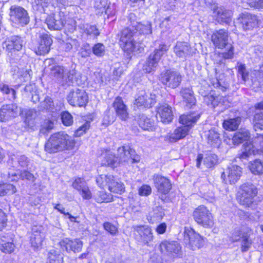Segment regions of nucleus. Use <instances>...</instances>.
I'll return each mask as SVG.
<instances>
[{"instance_id":"nucleus-1","label":"nucleus","mask_w":263,"mask_h":263,"mask_svg":"<svg viewBox=\"0 0 263 263\" xmlns=\"http://www.w3.org/2000/svg\"><path fill=\"white\" fill-rule=\"evenodd\" d=\"M74 139L64 132L52 135L45 145V151L55 153L65 149H71L75 145Z\"/></svg>"},{"instance_id":"nucleus-2","label":"nucleus","mask_w":263,"mask_h":263,"mask_svg":"<svg viewBox=\"0 0 263 263\" xmlns=\"http://www.w3.org/2000/svg\"><path fill=\"white\" fill-rule=\"evenodd\" d=\"M200 116L194 114L183 115L180 117L179 122L183 126L176 128L173 133H169L164 137L166 141L175 142L181 139L184 138L189 130L190 127L194 124Z\"/></svg>"},{"instance_id":"nucleus-3","label":"nucleus","mask_w":263,"mask_h":263,"mask_svg":"<svg viewBox=\"0 0 263 263\" xmlns=\"http://www.w3.org/2000/svg\"><path fill=\"white\" fill-rule=\"evenodd\" d=\"M119 43L123 50L127 52H132L136 50L137 43L135 41L136 31L132 28L126 27L119 34Z\"/></svg>"},{"instance_id":"nucleus-4","label":"nucleus","mask_w":263,"mask_h":263,"mask_svg":"<svg viewBox=\"0 0 263 263\" xmlns=\"http://www.w3.org/2000/svg\"><path fill=\"white\" fill-rule=\"evenodd\" d=\"M168 50V47L166 44H160L146 59L143 65V70L146 73H151L155 71L161 57Z\"/></svg>"},{"instance_id":"nucleus-5","label":"nucleus","mask_w":263,"mask_h":263,"mask_svg":"<svg viewBox=\"0 0 263 263\" xmlns=\"http://www.w3.org/2000/svg\"><path fill=\"white\" fill-rule=\"evenodd\" d=\"M158 79L165 87L175 89L180 85L182 81V76L177 71L167 69L160 73Z\"/></svg>"},{"instance_id":"nucleus-6","label":"nucleus","mask_w":263,"mask_h":263,"mask_svg":"<svg viewBox=\"0 0 263 263\" xmlns=\"http://www.w3.org/2000/svg\"><path fill=\"white\" fill-rule=\"evenodd\" d=\"M257 187L252 183H246L241 186L239 203L245 207H250L254 202V198L257 196Z\"/></svg>"},{"instance_id":"nucleus-7","label":"nucleus","mask_w":263,"mask_h":263,"mask_svg":"<svg viewBox=\"0 0 263 263\" xmlns=\"http://www.w3.org/2000/svg\"><path fill=\"white\" fill-rule=\"evenodd\" d=\"M193 217L197 223L205 228L212 227L214 224L212 214L204 205H200L195 209Z\"/></svg>"},{"instance_id":"nucleus-8","label":"nucleus","mask_w":263,"mask_h":263,"mask_svg":"<svg viewBox=\"0 0 263 263\" xmlns=\"http://www.w3.org/2000/svg\"><path fill=\"white\" fill-rule=\"evenodd\" d=\"M52 43L50 36L44 33L40 34L39 38L32 42L31 48L37 55H43L49 52Z\"/></svg>"},{"instance_id":"nucleus-9","label":"nucleus","mask_w":263,"mask_h":263,"mask_svg":"<svg viewBox=\"0 0 263 263\" xmlns=\"http://www.w3.org/2000/svg\"><path fill=\"white\" fill-rule=\"evenodd\" d=\"M70 105L73 106H85L88 101V97L83 89H72L67 97Z\"/></svg>"},{"instance_id":"nucleus-10","label":"nucleus","mask_w":263,"mask_h":263,"mask_svg":"<svg viewBox=\"0 0 263 263\" xmlns=\"http://www.w3.org/2000/svg\"><path fill=\"white\" fill-rule=\"evenodd\" d=\"M133 229L135 232V238L138 241L148 246V243L153 240L152 229L148 226L135 225L133 226Z\"/></svg>"},{"instance_id":"nucleus-11","label":"nucleus","mask_w":263,"mask_h":263,"mask_svg":"<svg viewBox=\"0 0 263 263\" xmlns=\"http://www.w3.org/2000/svg\"><path fill=\"white\" fill-rule=\"evenodd\" d=\"M11 20L14 23L24 26L29 22V16L27 11L23 7L13 5L10 9Z\"/></svg>"},{"instance_id":"nucleus-12","label":"nucleus","mask_w":263,"mask_h":263,"mask_svg":"<svg viewBox=\"0 0 263 263\" xmlns=\"http://www.w3.org/2000/svg\"><path fill=\"white\" fill-rule=\"evenodd\" d=\"M118 160L119 164L121 162H128L129 161L132 163H137L140 161V156L136 153L134 149L128 145H124L118 149Z\"/></svg>"},{"instance_id":"nucleus-13","label":"nucleus","mask_w":263,"mask_h":263,"mask_svg":"<svg viewBox=\"0 0 263 263\" xmlns=\"http://www.w3.org/2000/svg\"><path fill=\"white\" fill-rule=\"evenodd\" d=\"M185 239L189 241V246L193 251L201 248L204 244L203 237L193 229H190L185 231Z\"/></svg>"},{"instance_id":"nucleus-14","label":"nucleus","mask_w":263,"mask_h":263,"mask_svg":"<svg viewBox=\"0 0 263 263\" xmlns=\"http://www.w3.org/2000/svg\"><path fill=\"white\" fill-rule=\"evenodd\" d=\"M156 98L155 95L149 93L142 90L139 92L138 97L135 100L134 105L138 107L151 108L156 103Z\"/></svg>"},{"instance_id":"nucleus-15","label":"nucleus","mask_w":263,"mask_h":263,"mask_svg":"<svg viewBox=\"0 0 263 263\" xmlns=\"http://www.w3.org/2000/svg\"><path fill=\"white\" fill-rule=\"evenodd\" d=\"M46 24L49 29L61 30L66 23L65 17L62 12L49 15L46 19Z\"/></svg>"},{"instance_id":"nucleus-16","label":"nucleus","mask_w":263,"mask_h":263,"mask_svg":"<svg viewBox=\"0 0 263 263\" xmlns=\"http://www.w3.org/2000/svg\"><path fill=\"white\" fill-rule=\"evenodd\" d=\"M211 40L215 47L219 49L226 48L231 44L229 42L228 32L225 29L214 31L211 36Z\"/></svg>"},{"instance_id":"nucleus-17","label":"nucleus","mask_w":263,"mask_h":263,"mask_svg":"<svg viewBox=\"0 0 263 263\" xmlns=\"http://www.w3.org/2000/svg\"><path fill=\"white\" fill-rule=\"evenodd\" d=\"M241 175V168L238 165H231L221 174V178L226 183L235 184Z\"/></svg>"},{"instance_id":"nucleus-18","label":"nucleus","mask_w":263,"mask_h":263,"mask_svg":"<svg viewBox=\"0 0 263 263\" xmlns=\"http://www.w3.org/2000/svg\"><path fill=\"white\" fill-rule=\"evenodd\" d=\"M21 109L16 104L4 105L0 109V120L2 122L15 118L21 114Z\"/></svg>"},{"instance_id":"nucleus-19","label":"nucleus","mask_w":263,"mask_h":263,"mask_svg":"<svg viewBox=\"0 0 263 263\" xmlns=\"http://www.w3.org/2000/svg\"><path fill=\"white\" fill-rule=\"evenodd\" d=\"M159 248L162 253L173 256L179 254L181 250V247L177 241L166 240L160 243Z\"/></svg>"},{"instance_id":"nucleus-20","label":"nucleus","mask_w":263,"mask_h":263,"mask_svg":"<svg viewBox=\"0 0 263 263\" xmlns=\"http://www.w3.org/2000/svg\"><path fill=\"white\" fill-rule=\"evenodd\" d=\"M59 244L62 249L65 250L68 253L71 251L74 253L80 252L83 245V242L80 239H70L68 238H65L61 240Z\"/></svg>"},{"instance_id":"nucleus-21","label":"nucleus","mask_w":263,"mask_h":263,"mask_svg":"<svg viewBox=\"0 0 263 263\" xmlns=\"http://www.w3.org/2000/svg\"><path fill=\"white\" fill-rule=\"evenodd\" d=\"M23 42L21 37L17 35L9 38L6 45L7 50H8V55L12 59H15V55L22 48ZM16 59L17 60V58Z\"/></svg>"},{"instance_id":"nucleus-22","label":"nucleus","mask_w":263,"mask_h":263,"mask_svg":"<svg viewBox=\"0 0 263 263\" xmlns=\"http://www.w3.org/2000/svg\"><path fill=\"white\" fill-rule=\"evenodd\" d=\"M112 107L116 115L123 121H126L129 118L127 107L120 97H117L112 103Z\"/></svg>"},{"instance_id":"nucleus-23","label":"nucleus","mask_w":263,"mask_h":263,"mask_svg":"<svg viewBox=\"0 0 263 263\" xmlns=\"http://www.w3.org/2000/svg\"><path fill=\"white\" fill-rule=\"evenodd\" d=\"M173 116L172 108L167 104H162L157 109V117L163 123L172 122Z\"/></svg>"},{"instance_id":"nucleus-24","label":"nucleus","mask_w":263,"mask_h":263,"mask_svg":"<svg viewBox=\"0 0 263 263\" xmlns=\"http://www.w3.org/2000/svg\"><path fill=\"white\" fill-rule=\"evenodd\" d=\"M192 47L186 42H177L174 47V52L179 58L185 59L192 55Z\"/></svg>"},{"instance_id":"nucleus-25","label":"nucleus","mask_w":263,"mask_h":263,"mask_svg":"<svg viewBox=\"0 0 263 263\" xmlns=\"http://www.w3.org/2000/svg\"><path fill=\"white\" fill-rule=\"evenodd\" d=\"M154 182L158 191L164 194H167L172 187V185L169 180L160 175H154Z\"/></svg>"},{"instance_id":"nucleus-26","label":"nucleus","mask_w":263,"mask_h":263,"mask_svg":"<svg viewBox=\"0 0 263 263\" xmlns=\"http://www.w3.org/2000/svg\"><path fill=\"white\" fill-rule=\"evenodd\" d=\"M72 186L79 192L84 199H89L91 198V192L84 179L77 178L73 182Z\"/></svg>"},{"instance_id":"nucleus-27","label":"nucleus","mask_w":263,"mask_h":263,"mask_svg":"<svg viewBox=\"0 0 263 263\" xmlns=\"http://www.w3.org/2000/svg\"><path fill=\"white\" fill-rule=\"evenodd\" d=\"M72 186L79 192L84 199H89L91 198V192L84 179L77 178L73 182Z\"/></svg>"},{"instance_id":"nucleus-28","label":"nucleus","mask_w":263,"mask_h":263,"mask_svg":"<svg viewBox=\"0 0 263 263\" xmlns=\"http://www.w3.org/2000/svg\"><path fill=\"white\" fill-rule=\"evenodd\" d=\"M203 160V164L208 168L213 167L217 162V156L211 152H207L204 157L202 154H199L196 159V166L199 168L202 160Z\"/></svg>"},{"instance_id":"nucleus-29","label":"nucleus","mask_w":263,"mask_h":263,"mask_svg":"<svg viewBox=\"0 0 263 263\" xmlns=\"http://www.w3.org/2000/svg\"><path fill=\"white\" fill-rule=\"evenodd\" d=\"M42 227L33 226L32 229V234L30 236L31 246L34 249L41 247L44 238V234L42 232Z\"/></svg>"},{"instance_id":"nucleus-30","label":"nucleus","mask_w":263,"mask_h":263,"mask_svg":"<svg viewBox=\"0 0 263 263\" xmlns=\"http://www.w3.org/2000/svg\"><path fill=\"white\" fill-rule=\"evenodd\" d=\"M239 20L244 30H251L257 25V16L250 13H242Z\"/></svg>"},{"instance_id":"nucleus-31","label":"nucleus","mask_w":263,"mask_h":263,"mask_svg":"<svg viewBox=\"0 0 263 263\" xmlns=\"http://www.w3.org/2000/svg\"><path fill=\"white\" fill-rule=\"evenodd\" d=\"M53 62V60L49 59L45 61V65L46 68L50 70V74L51 76L54 77L57 79L64 80L65 76L64 75V69L63 67L60 66L52 65L51 63ZM63 83V81L62 82Z\"/></svg>"},{"instance_id":"nucleus-32","label":"nucleus","mask_w":263,"mask_h":263,"mask_svg":"<svg viewBox=\"0 0 263 263\" xmlns=\"http://www.w3.org/2000/svg\"><path fill=\"white\" fill-rule=\"evenodd\" d=\"M226 100L225 97L219 95L214 96L210 94L203 97L204 102L208 106L211 105L213 108L220 104L224 105Z\"/></svg>"},{"instance_id":"nucleus-33","label":"nucleus","mask_w":263,"mask_h":263,"mask_svg":"<svg viewBox=\"0 0 263 263\" xmlns=\"http://www.w3.org/2000/svg\"><path fill=\"white\" fill-rule=\"evenodd\" d=\"M207 143L213 147H218L221 143L219 134L215 129H211L205 135Z\"/></svg>"},{"instance_id":"nucleus-34","label":"nucleus","mask_w":263,"mask_h":263,"mask_svg":"<svg viewBox=\"0 0 263 263\" xmlns=\"http://www.w3.org/2000/svg\"><path fill=\"white\" fill-rule=\"evenodd\" d=\"M107 180V186L110 192L120 194L124 192L125 187L123 183L119 180H115L113 176L111 175Z\"/></svg>"},{"instance_id":"nucleus-35","label":"nucleus","mask_w":263,"mask_h":263,"mask_svg":"<svg viewBox=\"0 0 263 263\" xmlns=\"http://www.w3.org/2000/svg\"><path fill=\"white\" fill-rule=\"evenodd\" d=\"M8 178L12 181H17L19 179L22 180H27L32 182H34L35 180L34 175L26 170L20 171L18 173H14L10 174L9 173Z\"/></svg>"},{"instance_id":"nucleus-36","label":"nucleus","mask_w":263,"mask_h":263,"mask_svg":"<svg viewBox=\"0 0 263 263\" xmlns=\"http://www.w3.org/2000/svg\"><path fill=\"white\" fill-rule=\"evenodd\" d=\"M251 231L250 229H247L241 236L240 250L242 253L247 252L251 248L253 243V241L250 238V233Z\"/></svg>"},{"instance_id":"nucleus-37","label":"nucleus","mask_w":263,"mask_h":263,"mask_svg":"<svg viewBox=\"0 0 263 263\" xmlns=\"http://www.w3.org/2000/svg\"><path fill=\"white\" fill-rule=\"evenodd\" d=\"M250 137V134L248 130L245 128L240 129L234 135L233 141L235 144L238 145L248 140Z\"/></svg>"},{"instance_id":"nucleus-38","label":"nucleus","mask_w":263,"mask_h":263,"mask_svg":"<svg viewBox=\"0 0 263 263\" xmlns=\"http://www.w3.org/2000/svg\"><path fill=\"white\" fill-rule=\"evenodd\" d=\"M216 12L218 18L222 22L228 24L231 22L233 14L231 10L226 9L223 7H219L217 8Z\"/></svg>"},{"instance_id":"nucleus-39","label":"nucleus","mask_w":263,"mask_h":263,"mask_svg":"<svg viewBox=\"0 0 263 263\" xmlns=\"http://www.w3.org/2000/svg\"><path fill=\"white\" fill-rule=\"evenodd\" d=\"M249 167L251 173L255 175H261L263 174V162L259 159L251 161Z\"/></svg>"},{"instance_id":"nucleus-40","label":"nucleus","mask_w":263,"mask_h":263,"mask_svg":"<svg viewBox=\"0 0 263 263\" xmlns=\"http://www.w3.org/2000/svg\"><path fill=\"white\" fill-rule=\"evenodd\" d=\"M180 94L184 101L190 106L194 105L195 98L193 96V92L189 88H182L180 91Z\"/></svg>"},{"instance_id":"nucleus-41","label":"nucleus","mask_w":263,"mask_h":263,"mask_svg":"<svg viewBox=\"0 0 263 263\" xmlns=\"http://www.w3.org/2000/svg\"><path fill=\"white\" fill-rule=\"evenodd\" d=\"M241 121V119L239 117L229 119L224 121L223 126L227 130H235L237 129Z\"/></svg>"},{"instance_id":"nucleus-42","label":"nucleus","mask_w":263,"mask_h":263,"mask_svg":"<svg viewBox=\"0 0 263 263\" xmlns=\"http://www.w3.org/2000/svg\"><path fill=\"white\" fill-rule=\"evenodd\" d=\"M260 68L261 70H254L251 74L252 83L256 87H259L263 84V67Z\"/></svg>"},{"instance_id":"nucleus-43","label":"nucleus","mask_w":263,"mask_h":263,"mask_svg":"<svg viewBox=\"0 0 263 263\" xmlns=\"http://www.w3.org/2000/svg\"><path fill=\"white\" fill-rule=\"evenodd\" d=\"M5 237L2 236L0 238V250L5 253H11L15 249V246L12 242L6 241Z\"/></svg>"},{"instance_id":"nucleus-44","label":"nucleus","mask_w":263,"mask_h":263,"mask_svg":"<svg viewBox=\"0 0 263 263\" xmlns=\"http://www.w3.org/2000/svg\"><path fill=\"white\" fill-rule=\"evenodd\" d=\"M16 192V188L13 184L7 183L0 184V196L12 195Z\"/></svg>"},{"instance_id":"nucleus-45","label":"nucleus","mask_w":263,"mask_h":263,"mask_svg":"<svg viewBox=\"0 0 263 263\" xmlns=\"http://www.w3.org/2000/svg\"><path fill=\"white\" fill-rule=\"evenodd\" d=\"M80 76L79 72L77 71L75 69L69 70L66 75L64 77V79L63 80V83H67L68 82L73 83H76L78 84V79Z\"/></svg>"},{"instance_id":"nucleus-46","label":"nucleus","mask_w":263,"mask_h":263,"mask_svg":"<svg viewBox=\"0 0 263 263\" xmlns=\"http://www.w3.org/2000/svg\"><path fill=\"white\" fill-rule=\"evenodd\" d=\"M103 164L112 167H116L119 164V160H118V157H116L114 154L108 153L104 157Z\"/></svg>"},{"instance_id":"nucleus-47","label":"nucleus","mask_w":263,"mask_h":263,"mask_svg":"<svg viewBox=\"0 0 263 263\" xmlns=\"http://www.w3.org/2000/svg\"><path fill=\"white\" fill-rule=\"evenodd\" d=\"M164 215L163 209L160 206H156L154 209V214L149 219V222L154 223L161 220Z\"/></svg>"},{"instance_id":"nucleus-48","label":"nucleus","mask_w":263,"mask_h":263,"mask_svg":"<svg viewBox=\"0 0 263 263\" xmlns=\"http://www.w3.org/2000/svg\"><path fill=\"white\" fill-rule=\"evenodd\" d=\"M175 23V18L172 16L165 17L160 25V28L163 31L170 30L174 26Z\"/></svg>"},{"instance_id":"nucleus-49","label":"nucleus","mask_w":263,"mask_h":263,"mask_svg":"<svg viewBox=\"0 0 263 263\" xmlns=\"http://www.w3.org/2000/svg\"><path fill=\"white\" fill-rule=\"evenodd\" d=\"M136 33L137 31L140 34H149L152 33V26L149 22H146L145 24L139 23L137 26L134 29Z\"/></svg>"},{"instance_id":"nucleus-50","label":"nucleus","mask_w":263,"mask_h":263,"mask_svg":"<svg viewBox=\"0 0 263 263\" xmlns=\"http://www.w3.org/2000/svg\"><path fill=\"white\" fill-rule=\"evenodd\" d=\"M63 257L56 251L51 250L48 254V260L49 263H62Z\"/></svg>"},{"instance_id":"nucleus-51","label":"nucleus","mask_w":263,"mask_h":263,"mask_svg":"<svg viewBox=\"0 0 263 263\" xmlns=\"http://www.w3.org/2000/svg\"><path fill=\"white\" fill-rule=\"evenodd\" d=\"M138 122L139 126L144 130H149L154 124V122L144 115L141 116Z\"/></svg>"},{"instance_id":"nucleus-52","label":"nucleus","mask_w":263,"mask_h":263,"mask_svg":"<svg viewBox=\"0 0 263 263\" xmlns=\"http://www.w3.org/2000/svg\"><path fill=\"white\" fill-rule=\"evenodd\" d=\"M254 129L257 131V129L263 130V112L256 113L253 118Z\"/></svg>"},{"instance_id":"nucleus-53","label":"nucleus","mask_w":263,"mask_h":263,"mask_svg":"<svg viewBox=\"0 0 263 263\" xmlns=\"http://www.w3.org/2000/svg\"><path fill=\"white\" fill-rule=\"evenodd\" d=\"M54 127L53 122L50 120H45L40 130V135H45L49 133Z\"/></svg>"},{"instance_id":"nucleus-54","label":"nucleus","mask_w":263,"mask_h":263,"mask_svg":"<svg viewBox=\"0 0 263 263\" xmlns=\"http://www.w3.org/2000/svg\"><path fill=\"white\" fill-rule=\"evenodd\" d=\"M91 51L95 55L101 57L105 54V48L103 44L97 43L92 47Z\"/></svg>"},{"instance_id":"nucleus-55","label":"nucleus","mask_w":263,"mask_h":263,"mask_svg":"<svg viewBox=\"0 0 263 263\" xmlns=\"http://www.w3.org/2000/svg\"><path fill=\"white\" fill-rule=\"evenodd\" d=\"M115 120V117L113 113L109 110H106L104 115L103 124L106 126L113 123Z\"/></svg>"},{"instance_id":"nucleus-56","label":"nucleus","mask_w":263,"mask_h":263,"mask_svg":"<svg viewBox=\"0 0 263 263\" xmlns=\"http://www.w3.org/2000/svg\"><path fill=\"white\" fill-rule=\"evenodd\" d=\"M0 90L6 95L11 94V98L13 100H15L16 98L15 90L12 88H10L7 84L3 83H0Z\"/></svg>"},{"instance_id":"nucleus-57","label":"nucleus","mask_w":263,"mask_h":263,"mask_svg":"<svg viewBox=\"0 0 263 263\" xmlns=\"http://www.w3.org/2000/svg\"><path fill=\"white\" fill-rule=\"evenodd\" d=\"M54 104L52 99L47 96L44 100L40 104V108L41 109L51 110L53 108Z\"/></svg>"},{"instance_id":"nucleus-58","label":"nucleus","mask_w":263,"mask_h":263,"mask_svg":"<svg viewBox=\"0 0 263 263\" xmlns=\"http://www.w3.org/2000/svg\"><path fill=\"white\" fill-rule=\"evenodd\" d=\"M96 200L98 202H109L112 200V197H110V195H107L106 193H104L103 191H100L99 193L96 195Z\"/></svg>"},{"instance_id":"nucleus-59","label":"nucleus","mask_w":263,"mask_h":263,"mask_svg":"<svg viewBox=\"0 0 263 263\" xmlns=\"http://www.w3.org/2000/svg\"><path fill=\"white\" fill-rule=\"evenodd\" d=\"M61 120L64 125L70 126L73 123V117L68 111H64L61 114Z\"/></svg>"},{"instance_id":"nucleus-60","label":"nucleus","mask_w":263,"mask_h":263,"mask_svg":"<svg viewBox=\"0 0 263 263\" xmlns=\"http://www.w3.org/2000/svg\"><path fill=\"white\" fill-rule=\"evenodd\" d=\"M252 147L251 145L245 147L244 151L238 154L239 157L242 159H247L249 158L253 154V150L252 149Z\"/></svg>"},{"instance_id":"nucleus-61","label":"nucleus","mask_w":263,"mask_h":263,"mask_svg":"<svg viewBox=\"0 0 263 263\" xmlns=\"http://www.w3.org/2000/svg\"><path fill=\"white\" fill-rule=\"evenodd\" d=\"M138 23L139 22L137 21L136 15L133 13H129L128 16H127V25H128V27L132 28V29H135V28L137 26Z\"/></svg>"},{"instance_id":"nucleus-62","label":"nucleus","mask_w":263,"mask_h":263,"mask_svg":"<svg viewBox=\"0 0 263 263\" xmlns=\"http://www.w3.org/2000/svg\"><path fill=\"white\" fill-rule=\"evenodd\" d=\"M111 175H101L96 179V182L97 184L100 186V187L103 188L106 186H108V181Z\"/></svg>"},{"instance_id":"nucleus-63","label":"nucleus","mask_w":263,"mask_h":263,"mask_svg":"<svg viewBox=\"0 0 263 263\" xmlns=\"http://www.w3.org/2000/svg\"><path fill=\"white\" fill-rule=\"evenodd\" d=\"M91 48L89 44H86L83 45L79 52V54L82 58H87L90 56L91 53Z\"/></svg>"},{"instance_id":"nucleus-64","label":"nucleus","mask_w":263,"mask_h":263,"mask_svg":"<svg viewBox=\"0 0 263 263\" xmlns=\"http://www.w3.org/2000/svg\"><path fill=\"white\" fill-rule=\"evenodd\" d=\"M103 227L106 231L112 235H115L118 232L117 228L110 222H104L103 223Z\"/></svg>"}]
</instances>
